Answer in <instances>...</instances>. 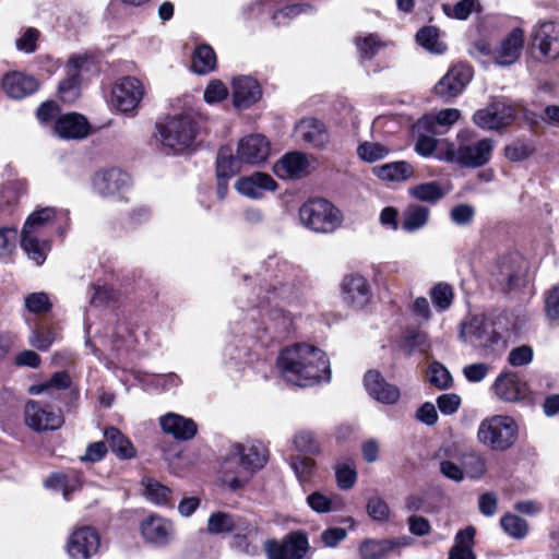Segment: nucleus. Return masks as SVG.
<instances>
[{
  "label": "nucleus",
  "mask_w": 559,
  "mask_h": 559,
  "mask_svg": "<svg viewBox=\"0 0 559 559\" xmlns=\"http://www.w3.org/2000/svg\"><path fill=\"white\" fill-rule=\"evenodd\" d=\"M277 367L284 380L297 386H311L329 381L330 361L320 348L308 344H295L283 349Z\"/></svg>",
  "instance_id": "obj_1"
},
{
  "label": "nucleus",
  "mask_w": 559,
  "mask_h": 559,
  "mask_svg": "<svg viewBox=\"0 0 559 559\" xmlns=\"http://www.w3.org/2000/svg\"><path fill=\"white\" fill-rule=\"evenodd\" d=\"M267 460L269 450L261 441L236 444L222 464L224 480L234 490L241 488L254 472L266 464Z\"/></svg>",
  "instance_id": "obj_2"
},
{
  "label": "nucleus",
  "mask_w": 559,
  "mask_h": 559,
  "mask_svg": "<svg viewBox=\"0 0 559 559\" xmlns=\"http://www.w3.org/2000/svg\"><path fill=\"white\" fill-rule=\"evenodd\" d=\"M164 148L175 154L190 148L195 140L197 122L190 116H173L156 126Z\"/></svg>",
  "instance_id": "obj_3"
},
{
  "label": "nucleus",
  "mask_w": 559,
  "mask_h": 559,
  "mask_svg": "<svg viewBox=\"0 0 559 559\" xmlns=\"http://www.w3.org/2000/svg\"><path fill=\"white\" fill-rule=\"evenodd\" d=\"M459 340L474 348H493L502 342V335L485 313L467 314L459 324Z\"/></svg>",
  "instance_id": "obj_4"
},
{
  "label": "nucleus",
  "mask_w": 559,
  "mask_h": 559,
  "mask_svg": "<svg viewBox=\"0 0 559 559\" xmlns=\"http://www.w3.org/2000/svg\"><path fill=\"white\" fill-rule=\"evenodd\" d=\"M301 223L316 233L331 234L343 223V214L325 199H312L299 209Z\"/></svg>",
  "instance_id": "obj_5"
},
{
  "label": "nucleus",
  "mask_w": 559,
  "mask_h": 559,
  "mask_svg": "<svg viewBox=\"0 0 559 559\" xmlns=\"http://www.w3.org/2000/svg\"><path fill=\"white\" fill-rule=\"evenodd\" d=\"M518 437V425L510 416L493 415L485 418L478 427V441L496 451H504L513 445Z\"/></svg>",
  "instance_id": "obj_6"
},
{
  "label": "nucleus",
  "mask_w": 559,
  "mask_h": 559,
  "mask_svg": "<svg viewBox=\"0 0 559 559\" xmlns=\"http://www.w3.org/2000/svg\"><path fill=\"white\" fill-rule=\"evenodd\" d=\"M493 148L495 142L491 139L461 143L457 147L450 144L443 159L455 163L461 167L478 168L489 163Z\"/></svg>",
  "instance_id": "obj_7"
},
{
  "label": "nucleus",
  "mask_w": 559,
  "mask_h": 559,
  "mask_svg": "<svg viewBox=\"0 0 559 559\" xmlns=\"http://www.w3.org/2000/svg\"><path fill=\"white\" fill-rule=\"evenodd\" d=\"M516 117L515 107L504 97H495L481 109H478L474 116V123L489 131H500L511 126Z\"/></svg>",
  "instance_id": "obj_8"
},
{
  "label": "nucleus",
  "mask_w": 559,
  "mask_h": 559,
  "mask_svg": "<svg viewBox=\"0 0 559 559\" xmlns=\"http://www.w3.org/2000/svg\"><path fill=\"white\" fill-rule=\"evenodd\" d=\"M144 95V86L132 76L122 78L111 91L112 105L123 114H133Z\"/></svg>",
  "instance_id": "obj_9"
},
{
  "label": "nucleus",
  "mask_w": 559,
  "mask_h": 559,
  "mask_svg": "<svg viewBox=\"0 0 559 559\" xmlns=\"http://www.w3.org/2000/svg\"><path fill=\"white\" fill-rule=\"evenodd\" d=\"M473 71L468 66L456 64L437 82L433 92L444 100H450L460 95L471 82Z\"/></svg>",
  "instance_id": "obj_10"
},
{
  "label": "nucleus",
  "mask_w": 559,
  "mask_h": 559,
  "mask_svg": "<svg viewBox=\"0 0 559 559\" xmlns=\"http://www.w3.org/2000/svg\"><path fill=\"white\" fill-rule=\"evenodd\" d=\"M25 424L36 431L57 430L64 418L60 409H49L37 401H28L24 408Z\"/></svg>",
  "instance_id": "obj_11"
},
{
  "label": "nucleus",
  "mask_w": 559,
  "mask_h": 559,
  "mask_svg": "<svg viewBox=\"0 0 559 559\" xmlns=\"http://www.w3.org/2000/svg\"><path fill=\"white\" fill-rule=\"evenodd\" d=\"M264 548L267 559H302L309 549V543L306 534L295 532L282 544L275 540L265 542Z\"/></svg>",
  "instance_id": "obj_12"
},
{
  "label": "nucleus",
  "mask_w": 559,
  "mask_h": 559,
  "mask_svg": "<svg viewBox=\"0 0 559 559\" xmlns=\"http://www.w3.org/2000/svg\"><path fill=\"white\" fill-rule=\"evenodd\" d=\"M99 542V535L95 528L79 527L69 537L67 550L72 559H90L98 551Z\"/></svg>",
  "instance_id": "obj_13"
},
{
  "label": "nucleus",
  "mask_w": 559,
  "mask_h": 559,
  "mask_svg": "<svg viewBox=\"0 0 559 559\" xmlns=\"http://www.w3.org/2000/svg\"><path fill=\"white\" fill-rule=\"evenodd\" d=\"M130 178L119 168H108L97 171L92 180L93 189L103 197H115L126 191Z\"/></svg>",
  "instance_id": "obj_14"
},
{
  "label": "nucleus",
  "mask_w": 559,
  "mask_h": 559,
  "mask_svg": "<svg viewBox=\"0 0 559 559\" xmlns=\"http://www.w3.org/2000/svg\"><path fill=\"white\" fill-rule=\"evenodd\" d=\"M364 385L369 396L379 403L392 405L401 397L400 389L389 383L377 370H369L364 377Z\"/></svg>",
  "instance_id": "obj_15"
},
{
  "label": "nucleus",
  "mask_w": 559,
  "mask_h": 559,
  "mask_svg": "<svg viewBox=\"0 0 559 559\" xmlns=\"http://www.w3.org/2000/svg\"><path fill=\"white\" fill-rule=\"evenodd\" d=\"M533 47L549 59L559 57V23L548 21L537 25L533 34Z\"/></svg>",
  "instance_id": "obj_16"
},
{
  "label": "nucleus",
  "mask_w": 559,
  "mask_h": 559,
  "mask_svg": "<svg viewBox=\"0 0 559 559\" xmlns=\"http://www.w3.org/2000/svg\"><path fill=\"white\" fill-rule=\"evenodd\" d=\"M342 293L345 302L354 308L361 309L371 299V287L360 274H350L343 278Z\"/></svg>",
  "instance_id": "obj_17"
},
{
  "label": "nucleus",
  "mask_w": 559,
  "mask_h": 559,
  "mask_svg": "<svg viewBox=\"0 0 559 559\" xmlns=\"http://www.w3.org/2000/svg\"><path fill=\"white\" fill-rule=\"evenodd\" d=\"M140 531L146 543L157 546L168 544L174 534L173 523L157 514L145 518L140 524Z\"/></svg>",
  "instance_id": "obj_18"
},
{
  "label": "nucleus",
  "mask_w": 559,
  "mask_h": 559,
  "mask_svg": "<svg viewBox=\"0 0 559 559\" xmlns=\"http://www.w3.org/2000/svg\"><path fill=\"white\" fill-rule=\"evenodd\" d=\"M310 162L301 152H290L277 160L273 167L281 179H300L309 174Z\"/></svg>",
  "instance_id": "obj_19"
},
{
  "label": "nucleus",
  "mask_w": 559,
  "mask_h": 559,
  "mask_svg": "<svg viewBox=\"0 0 559 559\" xmlns=\"http://www.w3.org/2000/svg\"><path fill=\"white\" fill-rule=\"evenodd\" d=\"M296 135L313 148H323L330 142L325 124L316 118L301 119L295 127Z\"/></svg>",
  "instance_id": "obj_20"
},
{
  "label": "nucleus",
  "mask_w": 559,
  "mask_h": 559,
  "mask_svg": "<svg viewBox=\"0 0 559 559\" xmlns=\"http://www.w3.org/2000/svg\"><path fill=\"white\" fill-rule=\"evenodd\" d=\"M159 426L164 433L180 441L191 440L198 431V426L194 420L176 413L163 415L159 418Z\"/></svg>",
  "instance_id": "obj_21"
},
{
  "label": "nucleus",
  "mask_w": 559,
  "mask_h": 559,
  "mask_svg": "<svg viewBox=\"0 0 559 559\" xmlns=\"http://www.w3.org/2000/svg\"><path fill=\"white\" fill-rule=\"evenodd\" d=\"M524 46V33L521 28L512 29L493 52V59L499 66H511L521 56Z\"/></svg>",
  "instance_id": "obj_22"
},
{
  "label": "nucleus",
  "mask_w": 559,
  "mask_h": 559,
  "mask_svg": "<svg viewBox=\"0 0 559 559\" xmlns=\"http://www.w3.org/2000/svg\"><path fill=\"white\" fill-rule=\"evenodd\" d=\"M270 152V144L265 136L253 134L240 140L237 154L239 159L248 164H260L264 162Z\"/></svg>",
  "instance_id": "obj_23"
},
{
  "label": "nucleus",
  "mask_w": 559,
  "mask_h": 559,
  "mask_svg": "<svg viewBox=\"0 0 559 559\" xmlns=\"http://www.w3.org/2000/svg\"><path fill=\"white\" fill-rule=\"evenodd\" d=\"M276 187L275 180L263 173L239 178L235 183V188L240 194L251 199L262 198L264 190L274 191Z\"/></svg>",
  "instance_id": "obj_24"
},
{
  "label": "nucleus",
  "mask_w": 559,
  "mask_h": 559,
  "mask_svg": "<svg viewBox=\"0 0 559 559\" xmlns=\"http://www.w3.org/2000/svg\"><path fill=\"white\" fill-rule=\"evenodd\" d=\"M2 88L9 97L20 99L36 92L38 82L34 76L14 71L3 76Z\"/></svg>",
  "instance_id": "obj_25"
},
{
  "label": "nucleus",
  "mask_w": 559,
  "mask_h": 559,
  "mask_svg": "<svg viewBox=\"0 0 559 559\" xmlns=\"http://www.w3.org/2000/svg\"><path fill=\"white\" fill-rule=\"evenodd\" d=\"M261 97L259 83L250 76H239L233 81V102L238 108H248Z\"/></svg>",
  "instance_id": "obj_26"
},
{
  "label": "nucleus",
  "mask_w": 559,
  "mask_h": 559,
  "mask_svg": "<svg viewBox=\"0 0 559 559\" xmlns=\"http://www.w3.org/2000/svg\"><path fill=\"white\" fill-rule=\"evenodd\" d=\"M496 395L506 402H515L525 395L526 386L514 372L501 373L493 383Z\"/></svg>",
  "instance_id": "obj_27"
},
{
  "label": "nucleus",
  "mask_w": 559,
  "mask_h": 559,
  "mask_svg": "<svg viewBox=\"0 0 559 559\" xmlns=\"http://www.w3.org/2000/svg\"><path fill=\"white\" fill-rule=\"evenodd\" d=\"M55 130L63 139H83L88 134L90 126L83 116L68 114L57 120Z\"/></svg>",
  "instance_id": "obj_28"
},
{
  "label": "nucleus",
  "mask_w": 559,
  "mask_h": 559,
  "mask_svg": "<svg viewBox=\"0 0 559 559\" xmlns=\"http://www.w3.org/2000/svg\"><path fill=\"white\" fill-rule=\"evenodd\" d=\"M461 117V111L456 108H447L440 110L437 115H426L420 118L416 124L418 131L423 130L432 134H441L438 127L450 128Z\"/></svg>",
  "instance_id": "obj_29"
},
{
  "label": "nucleus",
  "mask_w": 559,
  "mask_h": 559,
  "mask_svg": "<svg viewBox=\"0 0 559 559\" xmlns=\"http://www.w3.org/2000/svg\"><path fill=\"white\" fill-rule=\"evenodd\" d=\"M372 174L385 181H404L414 175L413 166L404 160L386 163L372 168Z\"/></svg>",
  "instance_id": "obj_30"
},
{
  "label": "nucleus",
  "mask_w": 559,
  "mask_h": 559,
  "mask_svg": "<svg viewBox=\"0 0 559 559\" xmlns=\"http://www.w3.org/2000/svg\"><path fill=\"white\" fill-rule=\"evenodd\" d=\"M475 533L473 526L459 531L449 551V559H476L473 551Z\"/></svg>",
  "instance_id": "obj_31"
},
{
  "label": "nucleus",
  "mask_w": 559,
  "mask_h": 559,
  "mask_svg": "<svg viewBox=\"0 0 559 559\" xmlns=\"http://www.w3.org/2000/svg\"><path fill=\"white\" fill-rule=\"evenodd\" d=\"M104 437L111 452L121 460L132 459L136 450L132 442L123 436L117 428L109 427L105 430Z\"/></svg>",
  "instance_id": "obj_32"
},
{
  "label": "nucleus",
  "mask_w": 559,
  "mask_h": 559,
  "mask_svg": "<svg viewBox=\"0 0 559 559\" xmlns=\"http://www.w3.org/2000/svg\"><path fill=\"white\" fill-rule=\"evenodd\" d=\"M400 544L391 539H365L358 547L360 559H383Z\"/></svg>",
  "instance_id": "obj_33"
},
{
  "label": "nucleus",
  "mask_w": 559,
  "mask_h": 559,
  "mask_svg": "<svg viewBox=\"0 0 559 559\" xmlns=\"http://www.w3.org/2000/svg\"><path fill=\"white\" fill-rule=\"evenodd\" d=\"M72 379L67 371L55 372L47 381L33 384L29 386L28 392L33 395L47 393L53 396V392L63 391L71 388Z\"/></svg>",
  "instance_id": "obj_34"
},
{
  "label": "nucleus",
  "mask_w": 559,
  "mask_h": 559,
  "mask_svg": "<svg viewBox=\"0 0 559 559\" xmlns=\"http://www.w3.org/2000/svg\"><path fill=\"white\" fill-rule=\"evenodd\" d=\"M21 247L29 259L37 265H41L46 260L50 243L47 240H39L38 235L22 231Z\"/></svg>",
  "instance_id": "obj_35"
},
{
  "label": "nucleus",
  "mask_w": 559,
  "mask_h": 559,
  "mask_svg": "<svg viewBox=\"0 0 559 559\" xmlns=\"http://www.w3.org/2000/svg\"><path fill=\"white\" fill-rule=\"evenodd\" d=\"M429 209L418 204L408 205L403 212L402 227L408 233L425 227L429 221Z\"/></svg>",
  "instance_id": "obj_36"
},
{
  "label": "nucleus",
  "mask_w": 559,
  "mask_h": 559,
  "mask_svg": "<svg viewBox=\"0 0 559 559\" xmlns=\"http://www.w3.org/2000/svg\"><path fill=\"white\" fill-rule=\"evenodd\" d=\"M216 55L209 45H200L195 48L192 56V70L198 74H207L216 67Z\"/></svg>",
  "instance_id": "obj_37"
},
{
  "label": "nucleus",
  "mask_w": 559,
  "mask_h": 559,
  "mask_svg": "<svg viewBox=\"0 0 559 559\" xmlns=\"http://www.w3.org/2000/svg\"><path fill=\"white\" fill-rule=\"evenodd\" d=\"M239 157H234L233 151L228 146L219 148L216 157V175L221 178H231L240 169Z\"/></svg>",
  "instance_id": "obj_38"
},
{
  "label": "nucleus",
  "mask_w": 559,
  "mask_h": 559,
  "mask_svg": "<svg viewBox=\"0 0 559 559\" xmlns=\"http://www.w3.org/2000/svg\"><path fill=\"white\" fill-rule=\"evenodd\" d=\"M408 193L418 201L436 203L441 200L447 192L441 188L440 183L431 181L409 188Z\"/></svg>",
  "instance_id": "obj_39"
},
{
  "label": "nucleus",
  "mask_w": 559,
  "mask_h": 559,
  "mask_svg": "<svg viewBox=\"0 0 559 559\" xmlns=\"http://www.w3.org/2000/svg\"><path fill=\"white\" fill-rule=\"evenodd\" d=\"M56 210L53 207H44L33 212L23 226V233L38 235L39 230L53 222Z\"/></svg>",
  "instance_id": "obj_40"
},
{
  "label": "nucleus",
  "mask_w": 559,
  "mask_h": 559,
  "mask_svg": "<svg viewBox=\"0 0 559 559\" xmlns=\"http://www.w3.org/2000/svg\"><path fill=\"white\" fill-rule=\"evenodd\" d=\"M142 485L145 496L156 504H166L169 500L171 490L151 477H143Z\"/></svg>",
  "instance_id": "obj_41"
},
{
  "label": "nucleus",
  "mask_w": 559,
  "mask_h": 559,
  "mask_svg": "<svg viewBox=\"0 0 559 559\" xmlns=\"http://www.w3.org/2000/svg\"><path fill=\"white\" fill-rule=\"evenodd\" d=\"M417 43L427 50L435 53H442L445 45L439 40V31L435 26H425L416 35Z\"/></svg>",
  "instance_id": "obj_42"
},
{
  "label": "nucleus",
  "mask_w": 559,
  "mask_h": 559,
  "mask_svg": "<svg viewBox=\"0 0 559 559\" xmlns=\"http://www.w3.org/2000/svg\"><path fill=\"white\" fill-rule=\"evenodd\" d=\"M234 547L248 556H254L259 552L260 548V538L258 534V530L251 527L247 534L240 535L237 534L234 537Z\"/></svg>",
  "instance_id": "obj_43"
},
{
  "label": "nucleus",
  "mask_w": 559,
  "mask_h": 559,
  "mask_svg": "<svg viewBox=\"0 0 559 559\" xmlns=\"http://www.w3.org/2000/svg\"><path fill=\"white\" fill-rule=\"evenodd\" d=\"M502 530L515 539L524 538L528 533V523L523 518L515 514H506L501 518Z\"/></svg>",
  "instance_id": "obj_44"
},
{
  "label": "nucleus",
  "mask_w": 559,
  "mask_h": 559,
  "mask_svg": "<svg viewBox=\"0 0 559 559\" xmlns=\"http://www.w3.org/2000/svg\"><path fill=\"white\" fill-rule=\"evenodd\" d=\"M390 153V148L377 143L366 141L357 147V155L360 159L367 163H374L386 157Z\"/></svg>",
  "instance_id": "obj_45"
},
{
  "label": "nucleus",
  "mask_w": 559,
  "mask_h": 559,
  "mask_svg": "<svg viewBox=\"0 0 559 559\" xmlns=\"http://www.w3.org/2000/svg\"><path fill=\"white\" fill-rule=\"evenodd\" d=\"M57 333L53 329L48 326H41L34 329L31 332L28 337V343L31 346L35 347L38 350L46 352L51 346V344L56 341Z\"/></svg>",
  "instance_id": "obj_46"
},
{
  "label": "nucleus",
  "mask_w": 559,
  "mask_h": 559,
  "mask_svg": "<svg viewBox=\"0 0 559 559\" xmlns=\"http://www.w3.org/2000/svg\"><path fill=\"white\" fill-rule=\"evenodd\" d=\"M335 477L337 486L343 489L347 490L354 487L356 480H357V473L355 468V464L347 460L346 462L338 463L335 466Z\"/></svg>",
  "instance_id": "obj_47"
},
{
  "label": "nucleus",
  "mask_w": 559,
  "mask_h": 559,
  "mask_svg": "<svg viewBox=\"0 0 559 559\" xmlns=\"http://www.w3.org/2000/svg\"><path fill=\"white\" fill-rule=\"evenodd\" d=\"M24 306L31 313L45 314L52 308L49 296L44 292L31 293L24 297Z\"/></svg>",
  "instance_id": "obj_48"
},
{
  "label": "nucleus",
  "mask_w": 559,
  "mask_h": 559,
  "mask_svg": "<svg viewBox=\"0 0 559 559\" xmlns=\"http://www.w3.org/2000/svg\"><path fill=\"white\" fill-rule=\"evenodd\" d=\"M308 506L318 513H326L340 509V501L314 491L307 497Z\"/></svg>",
  "instance_id": "obj_49"
},
{
  "label": "nucleus",
  "mask_w": 559,
  "mask_h": 559,
  "mask_svg": "<svg viewBox=\"0 0 559 559\" xmlns=\"http://www.w3.org/2000/svg\"><path fill=\"white\" fill-rule=\"evenodd\" d=\"M464 476L479 478L486 472L484 459L476 453L463 454L461 457Z\"/></svg>",
  "instance_id": "obj_50"
},
{
  "label": "nucleus",
  "mask_w": 559,
  "mask_h": 559,
  "mask_svg": "<svg viewBox=\"0 0 559 559\" xmlns=\"http://www.w3.org/2000/svg\"><path fill=\"white\" fill-rule=\"evenodd\" d=\"M429 382L440 390L448 389L452 385V377L449 370L440 362H432L428 369Z\"/></svg>",
  "instance_id": "obj_51"
},
{
  "label": "nucleus",
  "mask_w": 559,
  "mask_h": 559,
  "mask_svg": "<svg viewBox=\"0 0 559 559\" xmlns=\"http://www.w3.org/2000/svg\"><path fill=\"white\" fill-rule=\"evenodd\" d=\"M234 527L233 516L225 512L213 513L207 520V531L211 534L229 533Z\"/></svg>",
  "instance_id": "obj_52"
},
{
  "label": "nucleus",
  "mask_w": 559,
  "mask_h": 559,
  "mask_svg": "<svg viewBox=\"0 0 559 559\" xmlns=\"http://www.w3.org/2000/svg\"><path fill=\"white\" fill-rule=\"evenodd\" d=\"M290 465L301 485L310 481L316 466V462L312 459L295 456Z\"/></svg>",
  "instance_id": "obj_53"
},
{
  "label": "nucleus",
  "mask_w": 559,
  "mask_h": 559,
  "mask_svg": "<svg viewBox=\"0 0 559 559\" xmlns=\"http://www.w3.org/2000/svg\"><path fill=\"white\" fill-rule=\"evenodd\" d=\"M368 515L377 522H385L390 518V507L381 497H371L366 506Z\"/></svg>",
  "instance_id": "obj_54"
},
{
  "label": "nucleus",
  "mask_w": 559,
  "mask_h": 559,
  "mask_svg": "<svg viewBox=\"0 0 559 559\" xmlns=\"http://www.w3.org/2000/svg\"><path fill=\"white\" fill-rule=\"evenodd\" d=\"M80 78L78 73H68L59 84V95L63 102L72 103L79 97Z\"/></svg>",
  "instance_id": "obj_55"
},
{
  "label": "nucleus",
  "mask_w": 559,
  "mask_h": 559,
  "mask_svg": "<svg viewBox=\"0 0 559 559\" xmlns=\"http://www.w3.org/2000/svg\"><path fill=\"white\" fill-rule=\"evenodd\" d=\"M356 47L362 58L371 59L379 51L380 48L384 47L378 36L370 34L362 38L356 39Z\"/></svg>",
  "instance_id": "obj_56"
},
{
  "label": "nucleus",
  "mask_w": 559,
  "mask_h": 559,
  "mask_svg": "<svg viewBox=\"0 0 559 559\" xmlns=\"http://www.w3.org/2000/svg\"><path fill=\"white\" fill-rule=\"evenodd\" d=\"M430 297L435 306H437L441 310H445L452 304V288L448 284L440 283L431 289Z\"/></svg>",
  "instance_id": "obj_57"
},
{
  "label": "nucleus",
  "mask_w": 559,
  "mask_h": 559,
  "mask_svg": "<svg viewBox=\"0 0 559 559\" xmlns=\"http://www.w3.org/2000/svg\"><path fill=\"white\" fill-rule=\"evenodd\" d=\"M534 148L524 141H515L504 148V156L510 162H522L530 157Z\"/></svg>",
  "instance_id": "obj_58"
},
{
  "label": "nucleus",
  "mask_w": 559,
  "mask_h": 559,
  "mask_svg": "<svg viewBox=\"0 0 559 559\" xmlns=\"http://www.w3.org/2000/svg\"><path fill=\"white\" fill-rule=\"evenodd\" d=\"M294 443L296 449L300 452L317 454L320 451L319 443L310 431H299L295 436Z\"/></svg>",
  "instance_id": "obj_59"
},
{
  "label": "nucleus",
  "mask_w": 559,
  "mask_h": 559,
  "mask_svg": "<svg viewBox=\"0 0 559 559\" xmlns=\"http://www.w3.org/2000/svg\"><path fill=\"white\" fill-rule=\"evenodd\" d=\"M475 5V0H461L454 7L443 4V11L448 16L459 20H465L472 13Z\"/></svg>",
  "instance_id": "obj_60"
},
{
  "label": "nucleus",
  "mask_w": 559,
  "mask_h": 559,
  "mask_svg": "<svg viewBox=\"0 0 559 559\" xmlns=\"http://www.w3.org/2000/svg\"><path fill=\"white\" fill-rule=\"evenodd\" d=\"M439 469L442 476L455 483H460L464 479L462 463L456 464L451 460L443 459L439 462Z\"/></svg>",
  "instance_id": "obj_61"
},
{
  "label": "nucleus",
  "mask_w": 559,
  "mask_h": 559,
  "mask_svg": "<svg viewBox=\"0 0 559 559\" xmlns=\"http://www.w3.org/2000/svg\"><path fill=\"white\" fill-rule=\"evenodd\" d=\"M475 215V210L472 205L460 204L454 206L450 212L452 222L459 226L468 225Z\"/></svg>",
  "instance_id": "obj_62"
},
{
  "label": "nucleus",
  "mask_w": 559,
  "mask_h": 559,
  "mask_svg": "<svg viewBox=\"0 0 559 559\" xmlns=\"http://www.w3.org/2000/svg\"><path fill=\"white\" fill-rule=\"evenodd\" d=\"M419 132L420 133L415 145V151L421 156H430L437 146V140L435 139L436 134L428 133L423 130Z\"/></svg>",
  "instance_id": "obj_63"
},
{
  "label": "nucleus",
  "mask_w": 559,
  "mask_h": 559,
  "mask_svg": "<svg viewBox=\"0 0 559 559\" xmlns=\"http://www.w3.org/2000/svg\"><path fill=\"white\" fill-rule=\"evenodd\" d=\"M405 344L409 348V352L418 350L420 353H427L430 348L428 336L421 331L408 334L405 338Z\"/></svg>",
  "instance_id": "obj_64"
}]
</instances>
